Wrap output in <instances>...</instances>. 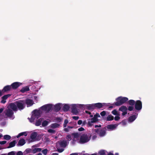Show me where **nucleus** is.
<instances>
[{
	"instance_id": "obj_40",
	"label": "nucleus",
	"mask_w": 155,
	"mask_h": 155,
	"mask_svg": "<svg viewBox=\"0 0 155 155\" xmlns=\"http://www.w3.org/2000/svg\"><path fill=\"white\" fill-rule=\"evenodd\" d=\"M112 113L114 115H118L117 111L116 110H114L112 111Z\"/></svg>"
},
{
	"instance_id": "obj_1",
	"label": "nucleus",
	"mask_w": 155,
	"mask_h": 155,
	"mask_svg": "<svg viewBox=\"0 0 155 155\" xmlns=\"http://www.w3.org/2000/svg\"><path fill=\"white\" fill-rule=\"evenodd\" d=\"M128 100V99L127 97H119L116 98V100L117 101L114 103L112 105L117 106H119L125 103Z\"/></svg>"
},
{
	"instance_id": "obj_48",
	"label": "nucleus",
	"mask_w": 155,
	"mask_h": 155,
	"mask_svg": "<svg viewBox=\"0 0 155 155\" xmlns=\"http://www.w3.org/2000/svg\"><path fill=\"white\" fill-rule=\"evenodd\" d=\"M15 153L14 151H11L8 153V155H15Z\"/></svg>"
},
{
	"instance_id": "obj_30",
	"label": "nucleus",
	"mask_w": 155,
	"mask_h": 155,
	"mask_svg": "<svg viewBox=\"0 0 155 155\" xmlns=\"http://www.w3.org/2000/svg\"><path fill=\"white\" fill-rule=\"evenodd\" d=\"M135 102H136L134 100H130L128 101L127 104L130 106H133L135 105Z\"/></svg>"
},
{
	"instance_id": "obj_59",
	"label": "nucleus",
	"mask_w": 155,
	"mask_h": 155,
	"mask_svg": "<svg viewBox=\"0 0 155 155\" xmlns=\"http://www.w3.org/2000/svg\"><path fill=\"white\" fill-rule=\"evenodd\" d=\"M85 112L87 114H91V112H90V111H87V110H85Z\"/></svg>"
},
{
	"instance_id": "obj_38",
	"label": "nucleus",
	"mask_w": 155,
	"mask_h": 155,
	"mask_svg": "<svg viewBox=\"0 0 155 155\" xmlns=\"http://www.w3.org/2000/svg\"><path fill=\"white\" fill-rule=\"evenodd\" d=\"M48 150L47 149H45L42 150V152L44 155H46L48 153Z\"/></svg>"
},
{
	"instance_id": "obj_56",
	"label": "nucleus",
	"mask_w": 155,
	"mask_h": 155,
	"mask_svg": "<svg viewBox=\"0 0 155 155\" xmlns=\"http://www.w3.org/2000/svg\"><path fill=\"white\" fill-rule=\"evenodd\" d=\"M101 127V124H100L99 125H94L95 128Z\"/></svg>"
},
{
	"instance_id": "obj_47",
	"label": "nucleus",
	"mask_w": 155,
	"mask_h": 155,
	"mask_svg": "<svg viewBox=\"0 0 155 155\" xmlns=\"http://www.w3.org/2000/svg\"><path fill=\"white\" fill-rule=\"evenodd\" d=\"M7 142L6 141L4 140L2 141H0V144L1 145H3L5 144Z\"/></svg>"
},
{
	"instance_id": "obj_63",
	"label": "nucleus",
	"mask_w": 155,
	"mask_h": 155,
	"mask_svg": "<svg viewBox=\"0 0 155 155\" xmlns=\"http://www.w3.org/2000/svg\"><path fill=\"white\" fill-rule=\"evenodd\" d=\"M52 155H58V154L57 153H53L52 154Z\"/></svg>"
},
{
	"instance_id": "obj_32",
	"label": "nucleus",
	"mask_w": 155,
	"mask_h": 155,
	"mask_svg": "<svg viewBox=\"0 0 155 155\" xmlns=\"http://www.w3.org/2000/svg\"><path fill=\"white\" fill-rule=\"evenodd\" d=\"M114 117L111 115H109L107 118V121H111L114 120Z\"/></svg>"
},
{
	"instance_id": "obj_41",
	"label": "nucleus",
	"mask_w": 155,
	"mask_h": 155,
	"mask_svg": "<svg viewBox=\"0 0 155 155\" xmlns=\"http://www.w3.org/2000/svg\"><path fill=\"white\" fill-rule=\"evenodd\" d=\"M134 109V107L133 106H129L128 108V110L130 111H131Z\"/></svg>"
},
{
	"instance_id": "obj_8",
	"label": "nucleus",
	"mask_w": 155,
	"mask_h": 155,
	"mask_svg": "<svg viewBox=\"0 0 155 155\" xmlns=\"http://www.w3.org/2000/svg\"><path fill=\"white\" fill-rule=\"evenodd\" d=\"M135 109L138 110H140L142 108V103L140 100H137L135 104Z\"/></svg>"
},
{
	"instance_id": "obj_6",
	"label": "nucleus",
	"mask_w": 155,
	"mask_h": 155,
	"mask_svg": "<svg viewBox=\"0 0 155 155\" xmlns=\"http://www.w3.org/2000/svg\"><path fill=\"white\" fill-rule=\"evenodd\" d=\"M15 104L17 106V108H18L19 110H22L25 107V104L23 101L20 100L16 101Z\"/></svg>"
},
{
	"instance_id": "obj_13",
	"label": "nucleus",
	"mask_w": 155,
	"mask_h": 155,
	"mask_svg": "<svg viewBox=\"0 0 155 155\" xmlns=\"http://www.w3.org/2000/svg\"><path fill=\"white\" fill-rule=\"evenodd\" d=\"M71 112L73 114L77 115L78 113L77 109V105L75 104H72L71 105Z\"/></svg>"
},
{
	"instance_id": "obj_42",
	"label": "nucleus",
	"mask_w": 155,
	"mask_h": 155,
	"mask_svg": "<svg viewBox=\"0 0 155 155\" xmlns=\"http://www.w3.org/2000/svg\"><path fill=\"white\" fill-rule=\"evenodd\" d=\"M48 131L49 133H51L52 134L54 133L55 132V130L51 129L48 130Z\"/></svg>"
},
{
	"instance_id": "obj_16",
	"label": "nucleus",
	"mask_w": 155,
	"mask_h": 155,
	"mask_svg": "<svg viewBox=\"0 0 155 155\" xmlns=\"http://www.w3.org/2000/svg\"><path fill=\"white\" fill-rule=\"evenodd\" d=\"M10 108L13 111H16L17 110V106L15 103H12L9 105Z\"/></svg>"
},
{
	"instance_id": "obj_29",
	"label": "nucleus",
	"mask_w": 155,
	"mask_h": 155,
	"mask_svg": "<svg viewBox=\"0 0 155 155\" xmlns=\"http://www.w3.org/2000/svg\"><path fill=\"white\" fill-rule=\"evenodd\" d=\"M127 108L126 106H123L121 107L119 109V111L124 112V111H127Z\"/></svg>"
},
{
	"instance_id": "obj_52",
	"label": "nucleus",
	"mask_w": 155,
	"mask_h": 155,
	"mask_svg": "<svg viewBox=\"0 0 155 155\" xmlns=\"http://www.w3.org/2000/svg\"><path fill=\"white\" fill-rule=\"evenodd\" d=\"M124 125H125L126 124V122L125 120H123L122 121V122L120 123Z\"/></svg>"
},
{
	"instance_id": "obj_28",
	"label": "nucleus",
	"mask_w": 155,
	"mask_h": 155,
	"mask_svg": "<svg viewBox=\"0 0 155 155\" xmlns=\"http://www.w3.org/2000/svg\"><path fill=\"white\" fill-rule=\"evenodd\" d=\"M42 149L41 148H35L32 150V153L35 154L38 152L41 151Z\"/></svg>"
},
{
	"instance_id": "obj_22",
	"label": "nucleus",
	"mask_w": 155,
	"mask_h": 155,
	"mask_svg": "<svg viewBox=\"0 0 155 155\" xmlns=\"http://www.w3.org/2000/svg\"><path fill=\"white\" fill-rule=\"evenodd\" d=\"M26 143V142L25 141V140L24 139H20L17 144V145L18 146H22L24 145L25 143Z\"/></svg>"
},
{
	"instance_id": "obj_9",
	"label": "nucleus",
	"mask_w": 155,
	"mask_h": 155,
	"mask_svg": "<svg viewBox=\"0 0 155 155\" xmlns=\"http://www.w3.org/2000/svg\"><path fill=\"white\" fill-rule=\"evenodd\" d=\"M5 115L7 117H11L13 114L14 113L13 110L11 109H8L6 110L5 112Z\"/></svg>"
},
{
	"instance_id": "obj_7",
	"label": "nucleus",
	"mask_w": 155,
	"mask_h": 155,
	"mask_svg": "<svg viewBox=\"0 0 155 155\" xmlns=\"http://www.w3.org/2000/svg\"><path fill=\"white\" fill-rule=\"evenodd\" d=\"M52 107V104H45L41 107V109L46 112H48L50 111Z\"/></svg>"
},
{
	"instance_id": "obj_51",
	"label": "nucleus",
	"mask_w": 155,
	"mask_h": 155,
	"mask_svg": "<svg viewBox=\"0 0 155 155\" xmlns=\"http://www.w3.org/2000/svg\"><path fill=\"white\" fill-rule=\"evenodd\" d=\"M72 118L74 120H77L79 118V117L78 116H73Z\"/></svg>"
},
{
	"instance_id": "obj_54",
	"label": "nucleus",
	"mask_w": 155,
	"mask_h": 155,
	"mask_svg": "<svg viewBox=\"0 0 155 155\" xmlns=\"http://www.w3.org/2000/svg\"><path fill=\"white\" fill-rule=\"evenodd\" d=\"M123 113H122V115L123 116H124L127 113V111H124V112H122Z\"/></svg>"
},
{
	"instance_id": "obj_39",
	"label": "nucleus",
	"mask_w": 155,
	"mask_h": 155,
	"mask_svg": "<svg viewBox=\"0 0 155 155\" xmlns=\"http://www.w3.org/2000/svg\"><path fill=\"white\" fill-rule=\"evenodd\" d=\"M68 122V121L67 119H65L64 121V123L63 124L64 127H65L67 126V124Z\"/></svg>"
},
{
	"instance_id": "obj_3",
	"label": "nucleus",
	"mask_w": 155,
	"mask_h": 155,
	"mask_svg": "<svg viewBox=\"0 0 155 155\" xmlns=\"http://www.w3.org/2000/svg\"><path fill=\"white\" fill-rule=\"evenodd\" d=\"M107 129L106 127L95 129L94 130L101 137L104 136L106 134Z\"/></svg>"
},
{
	"instance_id": "obj_62",
	"label": "nucleus",
	"mask_w": 155,
	"mask_h": 155,
	"mask_svg": "<svg viewBox=\"0 0 155 155\" xmlns=\"http://www.w3.org/2000/svg\"><path fill=\"white\" fill-rule=\"evenodd\" d=\"M70 155H78V154L77 153H72L70 154Z\"/></svg>"
},
{
	"instance_id": "obj_14",
	"label": "nucleus",
	"mask_w": 155,
	"mask_h": 155,
	"mask_svg": "<svg viewBox=\"0 0 155 155\" xmlns=\"http://www.w3.org/2000/svg\"><path fill=\"white\" fill-rule=\"evenodd\" d=\"M11 95V94H5L4 95L1 97L2 100L1 101V103L3 104H5L6 102V100L10 97Z\"/></svg>"
},
{
	"instance_id": "obj_35",
	"label": "nucleus",
	"mask_w": 155,
	"mask_h": 155,
	"mask_svg": "<svg viewBox=\"0 0 155 155\" xmlns=\"http://www.w3.org/2000/svg\"><path fill=\"white\" fill-rule=\"evenodd\" d=\"M72 135L74 136V138H77L79 137V135H80V133H73Z\"/></svg>"
},
{
	"instance_id": "obj_20",
	"label": "nucleus",
	"mask_w": 155,
	"mask_h": 155,
	"mask_svg": "<svg viewBox=\"0 0 155 155\" xmlns=\"http://www.w3.org/2000/svg\"><path fill=\"white\" fill-rule=\"evenodd\" d=\"M61 104L59 103L56 104L54 108V110L55 112H58L61 110Z\"/></svg>"
},
{
	"instance_id": "obj_15",
	"label": "nucleus",
	"mask_w": 155,
	"mask_h": 155,
	"mask_svg": "<svg viewBox=\"0 0 155 155\" xmlns=\"http://www.w3.org/2000/svg\"><path fill=\"white\" fill-rule=\"evenodd\" d=\"M25 103L27 105V107L31 106L34 104L33 101L31 99H27L25 100Z\"/></svg>"
},
{
	"instance_id": "obj_64",
	"label": "nucleus",
	"mask_w": 155,
	"mask_h": 155,
	"mask_svg": "<svg viewBox=\"0 0 155 155\" xmlns=\"http://www.w3.org/2000/svg\"><path fill=\"white\" fill-rule=\"evenodd\" d=\"M107 155H114V154L110 152Z\"/></svg>"
},
{
	"instance_id": "obj_2",
	"label": "nucleus",
	"mask_w": 155,
	"mask_h": 155,
	"mask_svg": "<svg viewBox=\"0 0 155 155\" xmlns=\"http://www.w3.org/2000/svg\"><path fill=\"white\" fill-rule=\"evenodd\" d=\"M91 135L90 134H83L81 136L80 143L83 144L88 142L91 139Z\"/></svg>"
},
{
	"instance_id": "obj_31",
	"label": "nucleus",
	"mask_w": 155,
	"mask_h": 155,
	"mask_svg": "<svg viewBox=\"0 0 155 155\" xmlns=\"http://www.w3.org/2000/svg\"><path fill=\"white\" fill-rule=\"evenodd\" d=\"M29 153H32V149L30 148L27 149L24 152L25 155L26 154Z\"/></svg>"
},
{
	"instance_id": "obj_5",
	"label": "nucleus",
	"mask_w": 155,
	"mask_h": 155,
	"mask_svg": "<svg viewBox=\"0 0 155 155\" xmlns=\"http://www.w3.org/2000/svg\"><path fill=\"white\" fill-rule=\"evenodd\" d=\"M33 114L31 116V119L32 121H31V122L34 121L35 119L36 118L37 119L38 118L40 115V113L39 110H35L33 111Z\"/></svg>"
},
{
	"instance_id": "obj_58",
	"label": "nucleus",
	"mask_w": 155,
	"mask_h": 155,
	"mask_svg": "<svg viewBox=\"0 0 155 155\" xmlns=\"http://www.w3.org/2000/svg\"><path fill=\"white\" fill-rule=\"evenodd\" d=\"M67 137L68 139H70L71 138V136L70 135H68L67 136Z\"/></svg>"
},
{
	"instance_id": "obj_21",
	"label": "nucleus",
	"mask_w": 155,
	"mask_h": 155,
	"mask_svg": "<svg viewBox=\"0 0 155 155\" xmlns=\"http://www.w3.org/2000/svg\"><path fill=\"white\" fill-rule=\"evenodd\" d=\"M30 90L28 86H26L24 87L20 90V92L23 93L29 91Z\"/></svg>"
},
{
	"instance_id": "obj_50",
	"label": "nucleus",
	"mask_w": 155,
	"mask_h": 155,
	"mask_svg": "<svg viewBox=\"0 0 155 155\" xmlns=\"http://www.w3.org/2000/svg\"><path fill=\"white\" fill-rule=\"evenodd\" d=\"M64 150V149L62 148L58 149V151L59 153H61Z\"/></svg>"
},
{
	"instance_id": "obj_45",
	"label": "nucleus",
	"mask_w": 155,
	"mask_h": 155,
	"mask_svg": "<svg viewBox=\"0 0 155 155\" xmlns=\"http://www.w3.org/2000/svg\"><path fill=\"white\" fill-rule=\"evenodd\" d=\"M19 134L21 136L23 135H25V136H26L27 135V134H26V132H25L21 133H19Z\"/></svg>"
},
{
	"instance_id": "obj_61",
	"label": "nucleus",
	"mask_w": 155,
	"mask_h": 155,
	"mask_svg": "<svg viewBox=\"0 0 155 155\" xmlns=\"http://www.w3.org/2000/svg\"><path fill=\"white\" fill-rule=\"evenodd\" d=\"M3 93V92H2V91L1 90H0V97H1V96L2 95Z\"/></svg>"
},
{
	"instance_id": "obj_34",
	"label": "nucleus",
	"mask_w": 155,
	"mask_h": 155,
	"mask_svg": "<svg viewBox=\"0 0 155 155\" xmlns=\"http://www.w3.org/2000/svg\"><path fill=\"white\" fill-rule=\"evenodd\" d=\"M3 138H4V140H9L11 139V137L9 135H5L4 136Z\"/></svg>"
},
{
	"instance_id": "obj_17",
	"label": "nucleus",
	"mask_w": 155,
	"mask_h": 155,
	"mask_svg": "<svg viewBox=\"0 0 155 155\" xmlns=\"http://www.w3.org/2000/svg\"><path fill=\"white\" fill-rule=\"evenodd\" d=\"M58 143L61 147H65L67 146V142L66 140L59 141Z\"/></svg>"
},
{
	"instance_id": "obj_49",
	"label": "nucleus",
	"mask_w": 155,
	"mask_h": 155,
	"mask_svg": "<svg viewBox=\"0 0 155 155\" xmlns=\"http://www.w3.org/2000/svg\"><path fill=\"white\" fill-rule=\"evenodd\" d=\"M16 155H23V153L21 151H19L17 153Z\"/></svg>"
},
{
	"instance_id": "obj_60",
	"label": "nucleus",
	"mask_w": 155,
	"mask_h": 155,
	"mask_svg": "<svg viewBox=\"0 0 155 155\" xmlns=\"http://www.w3.org/2000/svg\"><path fill=\"white\" fill-rule=\"evenodd\" d=\"M3 110V108H0V114L1 113Z\"/></svg>"
},
{
	"instance_id": "obj_46",
	"label": "nucleus",
	"mask_w": 155,
	"mask_h": 155,
	"mask_svg": "<svg viewBox=\"0 0 155 155\" xmlns=\"http://www.w3.org/2000/svg\"><path fill=\"white\" fill-rule=\"evenodd\" d=\"M120 117L118 116H116L114 118V119L116 121H118L120 119Z\"/></svg>"
},
{
	"instance_id": "obj_44",
	"label": "nucleus",
	"mask_w": 155,
	"mask_h": 155,
	"mask_svg": "<svg viewBox=\"0 0 155 155\" xmlns=\"http://www.w3.org/2000/svg\"><path fill=\"white\" fill-rule=\"evenodd\" d=\"M61 118L60 117H57L56 119V121L58 122H60L61 121Z\"/></svg>"
},
{
	"instance_id": "obj_12",
	"label": "nucleus",
	"mask_w": 155,
	"mask_h": 155,
	"mask_svg": "<svg viewBox=\"0 0 155 155\" xmlns=\"http://www.w3.org/2000/svg\"><path fill=\"white\" fill-rule=\"evenodd\" d=\"M22 84L21 83L16 82L12 83L11 86L12 89H16Z\"/></svg>"
},
{
	"instance_id": "obj_10",
	"label": "nucleus",
	"mask_w": 155,
	"mask_h": 155,
	"mask_svg": "<svg viewBox=\"0 0 155 155\" xmlns=\"http://www.w3.org/2000/svg\"><path fill=\"white\" fill-rule=\"evenodd\" d=\"M118 125V124H110L107 125L105 127L107 130L112 131L115 129Z\"/></svg>"
},
{
	"instance_id": "obj_11",
	"label": "nucleus",
	"mask_w": 155,
	"mask_h": 155,
	"mask_svg": "<svg viewBox=\"0 0 155 155\" xmlns=\"http://www.w3.org/2000/svg\"><path fill=\"white\" fill-rule=\"evenodd\" d=\"M94 109H100L102 108L103 107L106 105V103H97L94 104Z\"/></svg>"
},
{
	"instance_id": "obj_37",
	"label": "nucleus",
	"mask_w": 155,
	"mask_h": 155,
	"mask_svg": "<svg viewBox=\"0 0 155 155\" xmlns=\"http://www.w3.org/2000/svg\"><path fill=\"white\" fill-rule=\"evenodd\" d=\"M99 155H104L105 154V151L104 150H101L98 152Z\"/></svg>"
},
{
	"instance_id": "obj_25",
	"label": "nucleus",
	"mask_w": 155,
	"mask_h": 155,
	"mask_svg": "<svg viewBox=\"0 0 155 155\" xmlns=\"http://www.w3.org/2000/svg\"><path fill=\"white\" fill-rule=\"evenodd\" d=\"M16 143L15 140H14L13 141L11 142L9 144V146L7 147V148H9L15 146Z\"/></svg>"
},
{
	"instance_id": "obj_19",
	"label": "nucleus",
	"mask_w": 155,
	"mask_h": 155,
	"mask_svg": "<svg viewBox=\"0 0 155 155\" xmlns=\"http://www.w3.org/2000/svg\"><path fill=\"white\" fill-rule=\"evenodd\" d=\"M86 108L87 109L91 111H93L95 109L94 104L86 105Z\"/></svg>"
},
{
	"instance_id": "obj_26",
	"label": "nucleus",
	"mask_w": 155,
	"mask_h": 155,
	"mask_svg": "<svg viewBox=\"0 0 155 155\" xmlns=\"http://www.w3.org/2000/svg\"><path fill=\"white\" fill-rule=\"evenodd\" d=\"M37 133L36 132L32 133L30 135V138L32 140H34L37 136Z\"/></svg>"
},
{
	"instance_id": "obj_27",
	"label": "nucleus",
	"mask_w": 155,
	"mask_h": 155,
	"mask_svg": "<svg viewBox=\"0 0 155 155\" xmlns=\"http://www.w3.org/2000/svg\"><path fill=\"white\" fill-rule=\"evenodd\" d=\"M43 120V119L42 118H40L38 119V120H37L35 124V125L37 126H40Z\"/></svg>"
},
{
	"instance_id": "obj_55",
	"label": "nucleus",
	"mask_w": 155,
	"mask_h": 155,
	"mask_svg": "<svg viewBox=\"0 0 155 155\" xmlns=\"http://www.w3.org/2000/svg\"><path fill=\"white\" fill-rule=\"evenodd\" d=\"M82 120H78V124L79 125H81L82 124Z\"/></svg>"
},
{
	"instance_id": "obj_57",
	"label": "nucleus",
	"mask_w": 155,
	"mask_h": 155,
	"mask_svg": "<svg viewBox=\"0 0 155 155\" xmlns=\"http://www.w3.org/2000/svg\"><path fill=\"white\" fill-rule=\"evenodd\" d=\"M64 131H65V132H68V131H69V129L68 128V127L67 128H64Z\"/></svg>"
},
{
	"instance_id": "obj_23",
	"label": "nucleus",
	"mask_w": 155,
	"mask_h": 155,
	"mask_svg": "<svg viewBox=\"0 0 155 155\" xmlns=\"http://www.w3.org/2000/svg\"><path fill=\"white\" fill-rule=\"evenodd\" d=\"M70 109V106L69 105L67 104H64L63 108L62 110L64 111H67Z\"/></svg>"
},
{
	"instance_id": "obj_24",
	"label": "nucleus",
	"mask_w": 155,
	"mask_h": 155,
	"mask_svg": "<svg viewBox=\"0 0 155 155\" xmlns=\"http://www.w3.org/2000/svg\"><path fill=\"white\" fill-rule=\"evenodd\" d=\"M136 118V116L135 115H133L130 116L128 119V121L130 122H132L134 121Z\"/></svg>"
},
{
	"instance_id": "obj_43",
	"label": "nucleus",
	"mask_w": 155,
	"mask_h": 155,
	"mask_svg": "<svg viewBox=\"0 0 155 155\" xmlns=\"http://www.w3.org/2000/svg\"><path fill=\"white\" fill-rule=\"evenodd\" d=\"M106 112L105 111H103L100 113V115L102 116H104L105 115Z\"/></svg>"
},
{
	"instance_id": "obj_36",
	"label": "nucleus",
	"mask_w": 155,
	"mask_h": 155,
	"mask_svg": "<svg viewBox=\"0 0 155 155\" xmlns=\"http://www.w3.org/2000/svg\"><path fill=\"white\" fill-rule=\"evenodd\" d=\"M48 124V122L46 120L44 121L42 124V126L43 127L47 126Z\"/></svg>"
},
{
	"instance_id": "obj_53",
	"label": "nucleus",
	"mask_w": 155,
	"mask_h": 155,
	"mask_svg": "<svg viewBox=\"0 0 155 155\" xmlns=\"http://www.w3.org/2000/svg\"><path fill=\"white\" fill-rule=\"evenodd\" d=\"M84 130V129L83 127H81L78 129V130L79 131H81Z\"/></svg>"
},
{
	"instance_id": "obj_33",
	"label": "nucleus",
	"mask_w": 155,
	"mask_h": 155,
	"mask_svg": "<svg viewBox=\"0 0 155 155\" xmlns=\"http://www.w3.org/2000/svg\"><path fill=\"white\" fill-rule=\"evenodd\" d=\"M60 126V124L57 123H55L51 124V127L53 128H55L58 127Z\"/></svg>"
},
{
	"instance_id": "obj_4",
	"label": "nucleus",
	"mask_w": 155,
	"mask_h": 155,
	"mask_svg": "<svg viewBox=\"0 0 155 155\" xmlns=\"http://www.w3.org/2000/svg\"><path fill=\"white\" fill-rule=\"evenodd\" d=\"M100 116L98 113H96V114H95L93 117L91 119H89V120H90L91 121H88L87 122V124L89 127H91L93 125L92 123H96L98 121V117H100Z\"/></svg>"
},
{
	"instance_id": "obj_18",
	"label": "nucleus",
	"mask_w": 155,
	"mask_h": 155,
	"mask_svg": "<svg viewBox=\"0 0 155 155\" xmlns=\"http://www.w3.org/2000/svg\"><path fill=\"white\" fill-rule=\"evenodd\" d=\"M11 85H7L4 87L2 90V91L3 93H4L11 91Z\"/></svg>"
}]
</instances>
